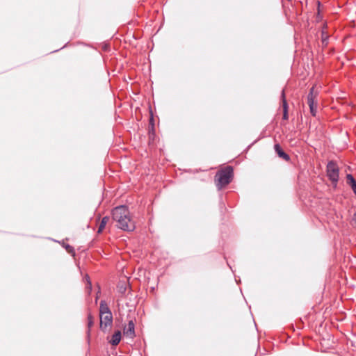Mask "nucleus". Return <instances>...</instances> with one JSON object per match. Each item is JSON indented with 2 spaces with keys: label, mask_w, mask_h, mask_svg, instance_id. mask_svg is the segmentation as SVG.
Returning <instances> with one entry per match:
<instances>
[{
  "label": "nucleus",
  "mask_w": 356,
  "mask_h": 356,
  "mask_svg": "<svg viewBox=\"0 0 356 356\" xmlns=\"http://www.w3.org/2000/svg\"><path fill=\"white\" fill-rule=\"evenodd\" d=\"M65 249L67 250V252H72L73 251V248L70 245H67L65 246Z\"/></svg>",
  "instance_id": "nucleus-15"
},
{
  "label": "nucleus",
  "mask_w": 356,
  "mask_h": 356,
  "mask_svg": "<svg viewBox=\"0 0 356 356\" xmlns=\"http://www.w3.org/2000/svg\"><path fill=\"white\" fill-rule=\"evenodd\" d=\"M93 324V321L90 315L88 316V327H90Z\"/></svg>",
  "instance_id": "nucleus-14"
},
{
  "label": "nucleus",
  "mask_w": 356,
  "mask_h": 356,
  "mask_svg": "<svg viewBox=\"0 0 356 356\" xmlns=\"http://www.w3.org/2000/svg\"><path fill=\"white\" fill-rule=\"evenodd\" d=\"M86 282H87L86 289L88 291V292L90 293V291H91V289H92V285H91V283H90V282L89 280V277L86 276Z\"/></svg>",
  "instance_id": "nucleus-13"
},
{
  "label": "nucleus",
  "mask_w": 356,
  "mask_h": 356,
  "mask_svg": "<svg viewBox=\"0 0 356 356\" xmlns=\"http://www.w3.org/2000/svg\"><path fill=\"white\" fill-rule=\"evenodd\" d=\"M275 149L280 157L284 159L285 160H289V156L286 154L280 147L278 144L275 145Z\"/></svg>",
  "instance_id": "nucleus-9"
},
{
  "label": "nucleus",
  "mask_w": 356,
  "mask_h": 356,
  "mask_svg": "<svg viewBox=\"0 0 356 356\" xmlns=\"http://www.w3.org/2000/svg\"><path fill=\"white\" fill-rule=\"evenodd\" d=\"M113 219L117 222V227L121 229L131 232L135 229L134 222L130 217L127 207L120 206L115 207L112 212Z\"/></svg>",
  "instance_id": "nucleus-1"
},
{
  "label": "nucleus",
  "mask_w": 356,
  "mask_h": 356,
  "mask_svg": "<svg viewBox=\"0 0 356 356\" xmlns=\"http://www.w3.org/2000/svg\"><path fill=\"white\" fill-rule=\"evenodd\" d=\"M134 327L133 321H129L128 325L124 328V334L127 337L133 338L135 336Z\"/></svg>",
  "instance_id": "nucleus-6"
},
{
  "label": "nucleus",
  "mask_w": 356,
  "mask_h": 356,
  "mask_svg": "<svg viewBox=\"0 0 356 356\" xmlns=\"http://www.w3.org/2000/svg\"><path fill=\"white\" fill-rule=\"evenodd\" d=\"M122 334L121 332L118 330L113 334L110 343L113 346H117L121 340Z\"/></svg>",
  "instance_id": "nucleus-7"
},
{
  "label": "nucleus",
  "mask_w": 356,
  "mask_h": 356,
  "mask_svg": "<svg viewBox=\"0 0 356 356\" xmlns=\"http://www.w3.org/2000/svg\"><path fill=\"white\" fill-rule=\"evenodd\" d=\"M282 104H283L282 106H283V109H284L283 118L286 120L288 118V114H287L288 106H287L286 101L285 99V96H284V91H282Z\"/></svg>",
  "instance_id": "nucleus-11"
},
{
  "label": "nucleus",
  "mask_w": 356,
  "mask_h": 356,
  "mask_svg": "<svg viewBox=\"0 0 356 356\" xmlns=\"http://www.w3.org/2000/svg\"><path fill=\"white\" fill-rule=\"evenodd\" d=\"M232 177L233 169L230 166H227L219 171L216 175L218 188L220 189L222 187L227 185L231 181Z\"/></svg>",
  "instance_id": "nucleus-2"
},
{
  "label": "nucleus",
  "mask_w": 356,
  "mask_h": 356,
  "mask_svg": "<svg viewBox=\"0 0 356 356\" xmlns=\"http://www.w3.org/2000/svg\"><path fill=\"white\" fill-rule=\"evenodd\" d=\"M347 184L351 186V188L356 195V181L351 175H347Z\"/></svg>",
  "instance_id": "nucleus-8"
},
{
  "label": "nucleus",
  "mask_w": 356,
  "mask_h": 356,
  "mask_svg": "<svg viewBox=\"0 0 356 356\" xmlns=\"http://www.w3.org/2000/svg\"><path fill=\"white\" fill-rule=\"evenodd\" d=\"M108 220H109V217H108V216H105L102 218V220L100 222V225L99 226V228H98V233L102 232V231L105 228V226L106 225Z\"/></svg>",
  "instance_id": "nucleus-12"
},
{
  "label": "nucleus",
  "mask_w": 356,
  "mask_h": 356,
  "mask_svg": "<svg viewBox=\"0 0 356 356\" xmlns=\"http://www.w3.org/2000/svg\"><path fill=\"white\" fill-rule=\"evenodd\" d=\"M353 221L355 222V223L356 224V212L355 213L354 216H353Z\"/></svg>",
  "instance_id": "nucleus-16"
},
{
  "label": "nucleus",
  "mask_w": 356,
  "mask_h": 356,
  "mask_svg": "<svg viewBox=\"0 0 356 356\" xmlns=\"http://www.w3.org/2000/svg\"><path fill=\"white\" fill-rule=\"evenodd\" d=\"M113 322L112 313H107L105 314H100V327L102 330H105L108 326L111 325Z\"/></svg>",
  "instance_id": "nucleus-5"
},
{
  "label": "nucleus",
  "mask_w": 356,
  "mask_h": 356,
  "mask_svg": "<svg viewBox=\"0 0 356 356\" xmlns=\"http://www.w3.org/2000/svg\"><path fill=\"white\" fill-rule=\"evenodd\" d=\"M327 174L332 182L337 183L338 181L339 168L334 162L330 161L328 163L327 165Z\"/></svg>",
  "instance_id": "nucleus-3"
},
{
  "label": "nucleus",
  "mask_w": 356,
  "mask_h": 356,
  "mask_svg": "<svg viewBox=\"0 0 356 356\" xmlns=\"http://www.w3.org/2000/svg\"><path fill=\"white\" fill-rule=\"evenodd\" d=\"M107 313H111L108 307L104 301H101L100 302V308H99V314H105Z\"/></svg>",
  "instance_id": "nucleus-10"
},
{
  "label": "nucleus",
  "mask_w": 356,
  "mask_h": 356,
  "mask_svg": "<svg viewBox=\"0 0 356 356\" xmlns=\"http://www.w3.org/2000/svg\"><path fill=\"white\" fill-rule=\"evenodd\" d=\"M317 92L315 91L314 87L310 89V92L307 97V102L312 115L315 116L316 113L317 103L315 101Z\"/></svg>",
  "instance_id": "nucleus-4"
}]
</instances>
